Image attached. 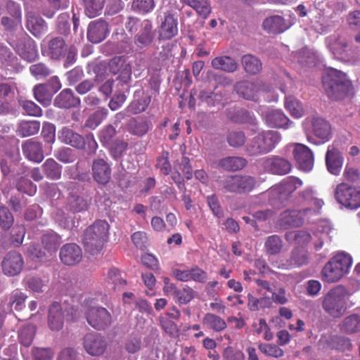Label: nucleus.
<instances>
[{
    "label": "nucleus",
    "instance_id": "nucleus-1",
    "mask_svg": "<svg viewBox=\"0 0 360 360\" xmlns=\"http://www.w3.org/2000/svg\"><path fill=\"white\" fill-rule=\"evenodd\" d=\"M316 192L311 188H307L298 193L294 204L302 206L300 210H288L280 214L278 221V226L282 229L300 226L305 218L318 214L324 202L322 199L317 198Z\"/></svg>",
    "mask_w": 360,
    "mask_h": 360
},
{
    "label": "nucleus",
    "instance_id": "nucleus-2",
    "mask_svg": "<svg viewBox=\"0 0 360 360\" xmlns=\"http://www.w3.org/2000/svg\"><path fill=\"white\" fill-rule=\"evenodd\" d=\"M352 292L342 285H338L321 297L323 311L334 319L342 317L346 312L348 300Z\"/></svg>",
    "mask_w": 360,
    "mask_h": 360
},
{
    "label": "nucleus",
    "instance_id": "nucleus-3",
    "mask_svg": "<svg viewBox=\"0 0 360 360\" xmlns=\"http://www.w3.org/2000/svg\"><path fill=\"white\" fill-rule=\"evenodd\" d=\"M323 86L331 99L341 100L350 95L352 86L347 75L336 69L329 68L323 77Z\"/></svg>",
    "mask_w": 360,
    "mask_h": 360
},
{
    "label": "nucleus",
    "instance_id": "nucleus-4",
    "mask_svg": "<svg viewBox=\"0 0 360 360\" xmlns=\"http://www.w3.org/2000/svg\"><path fill=\"white\" fill-rule=\"evenodd\" d=\"M332 230L331 224L328 221H320L313 230L312 234L300 230L288 232L285 238L288 240H295L298 244H304L311 242L316 250H320L324 243L330 240V233Z\"/></svg>",
    "mask_w": 360,
    "mask_h": 360
},
{
    "label": "nucleus",
    "instance_id": "nucleus-5",
    "mask_svg": "<svg viewBox=\"0 0 360 360\" xmlns=\"http://www.w3.org/2000/svg\"><path fill=\"white\" fill-rule=\"evenodd\" d=\"M302 128L307 141L316 146L329 141L333 136L330 124L320 117H307L302 122Z\"/></svg>",
    "mask_w": 360,
    "mask_h": 360
},
{
    "label": "nucleus",
    "instance_id": "nucleus-6",
    "mask_svg": "<svg viewBox=\"0 0 360 360\" xmlns=\"http://www.w3.org/2000/svg\"><path fill=\"white\" fill-rule=\"evenodd\" d=\"M235 90L244 99L254 101H258L261 94H263L264 100L268 102L277 101L278 97L271 84L259 81L237 82L235 84Z\"/></svg>",
    "mask_w": 360,
    "mask_h": 360
},
{
    "label": "nucleus",
    "instance_id": "nucleus-7",
    "mask_svg": "<svg viewBox=\"0 0 360 360\" xmlns=\"http://www.w3.org/2000/svg\"><path fill=\"white\" fill-rule=\"evenodd\" d=\"M352 264V259L349 254L338 252L323 266L321 271L322 280L328 283L339 281L349 272Z\"/></svg>",
    "mask_w": 360,
    "mask_h": 360
},
{
    "label": "nucleus",
    "instance_id": "nucleus-8",
    "mask_svg": "<svg viewBox=\"0 0 360 360\" xmlns=\"http://www.w3.org/2000/svg\"><path fill=\"white\" fill-rule=\"evenodd\" d=\"M281 136L276 131L268 130L257 133L246 145L250 155H260L271 152L281 141Z\"/></svg>",
    "mask_w": 360,
    "mask_h": 360
},
{
    "label": "nucleus",
    "instance_id": "nucleus-9",
    "mask_svg": "<svg viewBox=\"0 0 360 360\" xmlns=\"http://www.w3.org/2000/svg\"><path fill=\"white\" fill-rule=\"evenodd\" d=\"M109 224L105 220H98L88 227L84 234L83 243L91 254L98 252L107 240Z\"/></svg>",
    "mask_w": 360,
    "mask_h": 360
},
{
    "label": "nucleus",
    "instance_id": "nucleus-10",
    "mask_svg": "<svg viewBox=\"0 0 360 360\" xmlns=\"http://www.w3.org/2000/svg\"><path fill=\"white\" fill-rule=\"evenodd\" d=\"M302 185V182L300 179L289 176L264 193L263 196L268 197L269 203L276 205L278 202L282 203L285 201L292 192Z\"/></svg>",
    "mask_w": 360,
    "mask_h": 360
},
{
    "label": "nucleus",
    "instance_id": "nucleus-11",
    "mask_svg": "<svg viewBox=\"0 0 360 360\" xmlns=\"http://www.w3.org/2000/svg\"><path fill=\"white\" fill-rule=\"evenodd\" d=\"M334 194L338 202L344 207L351 210L360 207V188L341 183L337 185Z\"/></svg>",
    "mask_w": 360,
    "mask_h": 360
},
{
    "label": "nucleus",
    "instance_id": "nucleus-12",
    "mask_svg": "<svg viewBox=\"0 0 360 360\" xmlns=\"http://www.w3.org/2000/svg\"><path fill=\"white\" fill-rule=\"evenodd\" d=\"M86 318L90 326L97 330H102L111 323V315L103 307H98L91 300L85 304Z\"/></svg>",
    "mask_w": 360,
    "mask_h": 360
},
{
    "label": "nucleus",
    "instance_id": "nucleus-13",
    "mask_svg": "<svg viewBox=\"0 0 360 360\" xmlns=\"http://www.w3.org/2000/svg\"><path fill=\"white\" fill-rule=\"evenodd\" d=\"M44 250L39 249L37 245H32L29 248L28 252L33 257L40 259L51 256L56 252L60 244V236L54 232H47L41 238Z\"/></svg>",
    "mask_w": 360,
    "mask_h": 360
},
{
    "label": "nucleus",
    "instance_id": "nucleus-14",
    "mask_svg": "<svg viewBox=\"0 0 360 360\" xmlns=\"http://www.w3.org/2000/svg\"><path fill=\"white\" fill-rule=\"evenodd\" d=\"M286 150L288 152H292L300 169L304 172H309L312 169L314 158L309 148L302 143H292L286 146Z\"/></svg>",
    "mask_w": 360,
    "mask_h": 360
},
{
    "label": "nucleus",
    "instance_id": "nucleus-15",
    "mask_svg": "<svg viewBox=\"0 0 360 360\" xmlns=\"http://www.w3.org/2000/svg\"><path fill=\"white\" fill-rule=\"evenodd\" d=\"M82 345L85 352L91 356L103 355L108 346L105 339L96 333L86 334L83 338Z\"/></svg>",
    "mask_w": 360,
    "mask_h": 360
},
{
    "label": "nucleus",
    "instance_id": "nucleus-16",
    "mask_svg": "<svg viewBox=\"0 0 360 360\" xmlns=\"http://www.w3.org/2000/svg\"><path fill=\"white\" fill-rule=\"evenodd\" d=\"M262 167L266 172L274 174L284 175L291 170L290 162L278 156H271L262 160Z\"/></svg>",
    "mask_w": 360,
    "mask_h": 360
},
{
    "label": "nucleus",
    "instance_id": "nucleus-17",
    "mask_svg": "<svg viewBox=\"0 0 360 360\" xmlns=\"http://www.w3.org/2000/svg\"><path fill=\"white\" fill-rule=\"evenodd\" d=\"M23 265L24 261L21 255L15 251L8 252L4 257L1 263L3 272L8 276L19 274Z\"/></svg>",
    "mask_w": 360,
    "mask_h": 360
},
{
    "label": "nucleus",
    "instance_id": "nucleus-18",
    "mask_svg": "<svg viewBox=\"0 0 360 360\" xmlns=\"http://www.w3.org/2000/svg\"><path fill=\"white\" fill-rule=\"evenodd\" d=\"M110 33L109 26L107 22L98 19L91 21L87 29V39L94 44H98L103 41Z\"/></svg>",
    "mask_w": 360,
    "mask_h": 360
},
{
    "label": "nucleus",
    "instance_id": "nucleus-19",
    "mask_svg": "<svg viewBox=\"0 0 360 360\" xmlns=\"http://www.w3.org/2000/svg\"><path fill=\"white\" fill-rule=\"evenodd\" d=\"M343 162L344 158L341 152L334 146H328L326 154V165L329 173L335 176L339 175Z\"/></svg>",
    "mask_w": 360,
    "mask_h": 360
},
{
    "label": "nucleus",
    "instance_id": "nucleus-20",
    "mask_svg": "<svg viewBox=\"0 0 360 360\" xmlns=\"http://www.w3.org/2000/svg\"><path fill=\"white\" fill-rule=\"evenodd\" d=\"M263 117L270 127L288 129L293 124L281 110H268L263 114Z\"/></svg>",
    "mask_w": 360,
    "mask_h": 360
},
{
    "label": "nucleus",
    "instance_id": "nucleus-21",
    "mask_svg": "<svg viewBox=\"0 0 360 360\" xmlns=\"http://www.w3.org/2000/svg\"><path fill=\"white\" fill-rule=\"evenodd\" d=\"M60 258L66 265L76 264L82 260V249L75 243L65 244L60 249Z\"/></svg>",
    "mask_w": 360,
    "mask_h": 360
},
{
    "label": "nucleus",
    "instance_id": "nucleus-22",
    "mask_svg": "<svg viewBox=\"0 0 360 360\" xmlns=\"http://www.w3.org/2000/svg\"><path fill=\"white\" fill-rule=\"evenodd\" d=\"M22 150L25 157L34 162L39 163L44 158L41 143L32 139L22 144Z\"/></svg>",
    "mask_w": 360,
    "mask_h": 360
},
{
    "label": "nucleus",
    "instance_id": "nucleus-23",
    "mask_svg": "<svg viewBox=\"0 0 360 360\" xmlns=\"http://www.w3.org/2000/svg\"><path fill=\"white\" fill-rule=\"evenodd\" d=\"M92 175L94 180L100 184H106L111 177L110 165L103 159L94 160L92 163Z\"/></svg>",
    "mask_w": 360,
    "mask_h": 360
},
{
    "label": "nucleus",
    "instance_id": "nucleus-24",
    "mask_svg": "<svg viewBox=\"0 0 360 360\" xmlns=\"http://www.w3.org/2000/svg\"><path fill=\"white\" fill-rule=\"evenodd\" d=\"M178 33V21L174 15L168 13L165 14L164 20L159 27V38L160 39H170Z\"/></svg>",
    "mask_w": 360,
    "mask_h": 360
},
{
    "label": "nucleus",
    "instance_id": "nucleus-25",
    "mask_svg": "<svg viewBox=\"0 0 360 360\" xmlns=\"http://www.w3.org/2000/svg\"><path fill=\"white\" fill-rule=\"evenodd\" d=\"M262 25L264 30L271 34L282 33L291 26L281 15H272L265 18Z\"/></svg>",
    "mask_w": 360,
    "mask_h": 360
},
{
    "label": "nucleus",
    "instance_id": "nucleus-26",
    "mask_svg": "<svg viewBox=\"0 0 360 360\" xmlns=\"http://www.w3.org/2000/svg\"><path fill=\"white\" fill-rule=\"evenodd\" d=\"M64 316L60 304L53 302L49 311L48 326L53 331H58L63 327Z\"/></svg>",
    "mask_w": 360,
    "mask_h": 360
},
{
    "label": "nucleus",
    "instance_id": "nucleus-27",
    "mask_svg": "<svg viewBox=\"0 0 360 360\" xmlns=\"http://www.w3.org/2000/svg\"><path fill=\"white\" fill-rule=\"evenodd\" d=\"M154 36L152 22L145 20L141 22V28L135 36V44L142 47L148 46L152 43Z\"/></svg>",
    "mask_w": 360,
    "mask_h": 360
},
{
    "label": "nucleus",
    "instance_id": "nucleus-28",
    "mask_svg": "<svg viewBox=\"0 0 360 360\" xmlns=\"http://www.w3.org/2000/svg\"><path fill=\"white\" fill-rule=\"evenodd\" d=\"M327 48L336 58H343L347 51V42L344 37L333 35L326 39Z\"/></svg>",
    "mask_w": 360,
    "mask_h": 360
},
{
    "label": "nucleus",
    "instance_id": "nucleus-29",
    "mask_svg": "<svg viewBox=\"0 0 360 360\" xmlns=\"http://www.w3.org/2000/svg\"><path fill=\"white\" fill-rule=\"evenodd\" d=\"M58 139L64 143L82 149L85 146L84 139L68 127H63L58 134Z\"/></svg>",
    "mask_w": 360,
    "mask_h": 360
},
{
    "label": "nucleus",
    "instance_id": "nucleus-30",
    "mask_svg": "<svg viewBox=\"0 0 360 360\" xmlns=\"http://www.w3.org/2000/svg\"><path fill=\"white\" fill-rule=\"evenodd\" d=\"M80 103V99L75 96L70 89H63L55 98L54 105L60 108L77 107Z\"/></svg>",
    "mask_w": 360,
    "mask_h": 360
},
{
    "label": "nucleus",
    "instance_id": "nucleus-31",
    "mask_svg": "<svg viewBox=\"0 0 360 360\" xmlns=\"http://www.w3.org/2000/svg\"><path fill=\"white\" fill-rule=\"evenodd\" d=\"M257 283L261 288L260 290H265L271 294L274 302L278 304H284L287 303L288 298L286 297V292L283 288H279L276 290L275 286L264 280H257Z\"/></svg>",
    "mask_w": 360,
    "mask_h": 360
},
{
    "label": "nucleus",
    "instance_id": "nucleus-32",
    "mask_svg": "<svg viewBox=\"0 0 360 360\" xmlns=\"http://www.w3.org/2000/svg\"><path fill=\"white\" fill-rule=\"evenodd\" d=\"M319 345L323 348H335L342 349L349 348L351 345L348 338L344 337H331L328 334L322 335L319 340Z\"/></svg>",
    "mask_w": 360,
    "mask_h": 360
},
{
    "label": "nucleus",
    "instance_id": "nucleus-33",
    "mask_svg": "<svg viewBox=\"0 0 360 360\" xmlns=\"http://www.w3.org/2000/svg\"><path fill=\"white\" fill-rule=\"evenodd\" d=\"M126 281L123 279L118 269L112 268L109 269L105 278V287L110 292H118L124 289Z\"/></svg>",
    "mask_w": 360,
    "mask_h": 360
},
{
    "label": "nucleus",
    "instance_id": "nucleus-34",
    "mask_svg": "<svg viewBox=\"0 0 360 360\" xmlns=\"http://www.w3.org/2000/svg\"><path fill=\"white\" fill-rule=\"evenodd\" d=\"M27 28L35 37H39L46 31L45 21L31 12L27 14Z\"/></svg>",
    "mask_w": 360,
    "mask_h": 360
},
{
    "label": "nucleus",
    "instance_id": "nucleus-35",
    "mask_svg": "<svg viewBox=\"0 0 360 360\" xmlns=\"http://www.w3.org/2000/svg\"><path fill=\"white\" fill-rule=\"evenodd\" d=\"M16 51L25 60H32L37 56V49L34 42L29 37H24L19 44L16 45Z\"/></svg>",
    "mask_w": 360,
    "mask_h": 360
},
{
    "label": "nucleus",
    "instance_id": "nucleus-36",
    "mask_svg": "<svg viewBox=\"0 0 360 360\" xmlns=\"http://www.w3.org/2000/svg\"><path fill=\"white\" fill-rule=\"evenodd\" d=\"M212 66L216 70L233 72L238 68V63L229 56H219L212 60Z\"/></svg>",
    "mask_w": 360,
    "mask_h": 360
},
{
    "label": "nucleus",
    "instance_id": "nucleus-37",
    "mask_svg": "<svg viewBox=\"0 0 360 360\" xmlns=\"http://www.w3.org/2000/svg\"><path fill=\"white\" fill-rule=\"evenodd\" d=\"M33 91L35 99L43 106L46 107L51 104L53 94L49 89L46 84L36 85Z\"/></svg>",
    "mask_w": 360,
    "mask_h": 360
},
{
    "label": "nucleus",
    "instance_id": "nucleus-38",
    "mask_svg": "<svg viewBox=\"0 0 360 360\" xmlns=\"http://www.w3.org/2000/svg\"><path fill=\"white\" fill-rule=\"evenodd\" d=\"M66 46L64 40L56 37L49 41L47 55L51 58L58 59L64 56Z\"/></svg>",
    "mask_w": 360,
    "mask_h": 360
},
{
    "label": "nucleus",
    "instance_id": "nucleus-39",
    "mask_svg": "<svg viewBox=\"0 0 360 360\" xmlns=\"http://www.w3.org/2000/svg\"><path fill=\"white\" fill-rule=\"evenodd\" d=\"M247 164L245 159L240 157H227L219 160V166L228 171H237Z\"/></svg>",
    "mask_w": 360,
    "mask_h": 360
},
{
    "label": "nucleus",
    "instance_id": "nucleus-40",
    "mask_svg": "<svg viewBox=\"0 0 360 360\" xmlns=\"http://www.w3.org/2000/svg\"><path fill=\"white\" fill-rule=\"evenodd\" d=\"M36 333V327L32 324H25L20 328L18 332V340L20 343L25 347H30L32 343Z\"/></svg>",
    "mask_w": 360,
    "mask_h": 360
},
{
    "label": "nucleus",
    "instance_id": "nucleus-41",
    "mask_svg": "<svg viewBox=\"0 0 360 360\" xmlns=\"http://www.w3.org/2000/svg\"><path fill=\"white\" fill-rule=\"evenodd\" d=\"M241 63L244 70L248 74L255 75L262 70V63L255 56L247 54L242 57Z\"/></svg>",
    "mask_w": 360,
    "mask_h": 360
},
{
    "label": "nucleus",
    "instance_id": "nucleus-42",
    "mask_svg": "<svg viewBox=\"0 0 360 360\" xmlns=\"http://www.w3.org/2000/svg\"><path fill=\"white\" fill-rule=\"evenodd\" d=\"M150 128V124L144 118L133 119L129 124V131L131 134L141 136L146 134Z\"/></svg>",
    "mask_w": 360,
    "mask_h": 360
},
{
    "label": "nucleus",
    "instance_id": "nucleus-43",
    "mask_svg": "<svg viewBox=\"0 0 360 360\" xmlns=\"http://www.w3.org/2000/svg\"><path fill=\"white\" fill-rule=\"evenodd\" d=\"M341 330L348 333H355L360 331V316L356 314L345 318L340 326Z\"/></svg>",
    "mask_w": 360,
    "mask_h": 360
},
{
    "label": "nucleus",
    "instance_id": "nucleus-44",
    "mask_svg": "<svg viewBox=\"0 0 360 360\" xmlns=\"http://www.w3.org/2000/svg\"><path fill=\"white\" fill-rule=\"evenodd\" d=\"M285 108L294 118H300L304 115L302 104L295 97H285Z\"/></svg>",
    "mask_w": 360,
    "mask_h": 360
},
{
    "label": "nucleus",
    "instance_id": "nucleus-45",
    "mask_svg": "<svg viewBox=\"0 0 360 360\" xmlns=\"http://www.w3.org/2000/svg\"><path fill=\"white\" fill-rule=\"evenodd\" d=\"M295 58L302 65L307 67L315 66L318 61L316 53L308 49H304L296 53Z\"/></svg>",
    "mask_w": 360,
    "mask_h": 360
},
{
    "label": "nucleus",
    "instance_id": "nucleus-46",
    "mask_svg": "<svg viewBox=\"0 0 360 360\" xmlns=\"http://www.w3.org/2000/svg\"><path fill=\"white\" fill-rule=\"evenodd\" d=\"M39 129L40 122L39 121H22L18 124V132L20 136L26 137L37 134Z\"/></svg>",
    "mask_w": 360,
    "mask_h": 360
},
{
    "label": "nucleus",
    "instance_id": "nucleus-47",
    "mask_svg": "<svg viewBox=\"0 0 360 360\" xmlns=\"http://www.w3.org/2000/svg\"><path fill=\"white\" fill-rule=\"evenodd\" d=\"M182 1L193 8L204 18H207L211 13V6L207 0H182Z\"/></svg>",
    "mask_w": 360,
    "mask_h": 360
},
{
    "label": "nucleus",
    "instance_id": "nucleus-48",
    "mask_svg": "<svg viewBox=\"0 0 360 360\" xmlns=\"http://www.w3.org/2000/svg\"><path fill=\"white\" fill-rule=\"evenodd\" d=\"M42 167L47 178L51 179H58L60 178L61 166L53 159H47L42 165Z\"/></svg>",
    "mask_w": 360,
    "mask_h": 360
},
{
    "label": "nucleus",
    "instance_id": "nucleus-49",
    "mask_svg": "<svg viewBox=\"0 0 360 360\" xmlns=\"http://www.w3.org/2000/svg\"><path fill=\"white\" fill-rule=\"evenodd\" d=\"M105 0H84V11L86 15L90 18H94L101 13Z\"/></svg>",
    "mask_w": 360,
    "mask_h": 360
},
{
    "label": "nucleus",
    "instance_id": "nucleus-50",
    "mask_svg": "<svg viewBox=\"0 0 360 360\" xmlns=\"http://www.w3.org/2000/svg\"><path fill=\"white\" fill-rule=\"evenodd\" d=\"M202 323L205 326L215 331H221L226 327V322L224 319L210 313L205 315Z\"/></svg>",
    "mask_w": 360,
    "mask_h": 360
},
{
    "label": "nucleus",
    "instance_id": "nucleus-51",
    "mask_svg": "<svg viewBox=\"0 0 360 360\" xmlns=\"http://www.w3.org/2000/svg\"><path fill=\"white\" fill-rule=\"evenodd\" d=\"M264 248L268 254L276 255L281 252L283 248V241L276 235L269 236L265 241Z\"/></svg>",
    "mask_w": 360,
    "mask_h": 360
},
{
    "label": "nucleus",
    "instance_id": "nucleus-52",
    "mask_svg": "<svg viewBox=\"0 0 360 360\" xmlns=\"http://www.w3.org/2000/svg\"><path fill=\"white\" fill-rule=\"evenodd\" d=\"M108 115V110L101 108L91 114L86 121L85 126L91 129H96L101 122L105 119Z\"/></svg>",
    "mask_w": 360,
    "mask_h": 360
},
{
    "label": "nucleus",
    "instance_id": "nucleus-53",
    "mask_svg": "<svg viewBox=\"0 0 360 360\" xmlns=\"http://www.w3.org/2000/svg\"><path fill=\"white\" fill-rule=\"evenodd\" d=\"M308 257L306 252L303 250L295 249L291 253V260L289 264L285 266V268H292L300 266L307 264Z\"/></svg>",
    "mask_w": 360,
    "mask_h": 360
},
{
    "label": "nucleus",
    "instance_id": "nucleus-54",
    "mask_svg": "<svg viewBox=\"0 0 360 360\" xmlns=\"http://www.w3.org/2000/svg\"><path fill=\"white\" fill-rule=\"evenodd\" d=\"M174 295L176 301L180 304H186L190 302L195 295V291L188 286H185L181 289H176Z\"/></svg>",
    "mask_w": 360,
    "mask_h": 360
},
{
    "label": "nucleus",
    "instance_id": "nucleus-55",
    "mask_svg": "<svg viewBox=\"0 0 360 360\" xmlns=\"http://www.w3.org/2000/svg\"><path fill=\"white\" fill-rule=\"evenodd\" d=\"M150 103L149 96H143L141 98L134 100L127 108V111L131 114H138L143 112Z\"/></svg>",
    "mask_w": 360,
    "mask_h": 360
},
{
    "label": "nucleus",
    "instance_id": "nucleus-56",
    "mask_svg": "<svg viewBox=\"0 0 360 360\" xmlns=\"http://www.w3.org/2000/svg\"><path fill=\"white\" fill-rule=\"evenodd\" d=\"M274 81L278 89L283 94L289 91L288 89L291 88L293 83L290 76L285 72H281Z\"/></svg>",
    "mask_w": 360,
    "mask_h": 360
},
{
    "label": "nucleus",
    "instance_id": "nucleus-57",
    "mask_svg": "<svg viewBox=\"0 0 360 360\" xmlns=\"http://www.w3.org/2000/svg\"><path fill=\"white\" fill-rule=\"evenodd\" d=\"M30 71L37 79H42L51 73V70L44 63H38L30 67Z\"/></svg>",
    "mask_w": 360,
    "mask_h": 360
},
{
    "label": "nucleus",
    "instance_id": "nucleus-58",
    "mask_svg": "<svg viewBox=\"0 0 360 360\" xmlns=\"http://www.w3.org/2000/svg\"><path fill=\"white\" fill-rule=\"evenodd\" d=\"M17 189L28 195L32 196L37 192V186L34 184L30 179L21 177L17 184Z\"/></svg>",
    "mask_w": 360,
    "mask_h": 360
},
{
    "label": "nucleus",
    "instance_id": "nucleus-59",
    "mask_svg": "<svg viewBox=\"0 0 360 360\" xmlns=\"http://www.w3.org/2000/svg\"><path fill=\"white\" fill-rule=\"evenodd\" d=\"M68 203L70 209L74 212H81L87 208L88 202L84 198L71 195L68 198Z\"/></svg>",
    "mask_w": 360,
    "mask_h": 360
},
{
    "label": "nucleus",
    "instance_id": "nucleus-60",
    "mask_svg": "<svg viewBox=\"0 0 360 360\" xmlns=\"http://www.w3.org/2000/svg\"><path fill=\"white\" fill-rule=\"evenodd\" d=\"M154 7L153 0H134L132 4L134 10L141 13H149L153 10Z\"/></svg>",
    "mask_w": 360,
    "mask_h": 360
},
{
    "label": "nucleus",
    "instance_id": "nucleus-61",
    "mask_svg": "<svg viewBox=\"0 0 360 360\" xmlns=\"http://www.w3.org/2000/svg\"><path fill=\"white\" fill-rule=\"evenodd\" d=\"M259 349L264 354L275 358H278L283 355V349L274 344H260L259 345Z\"/></svg>",
    "mask_w": 360,
    "mask_h": 360
},
{
    "label": "nucleus",
    "instance_id": "nucleus-62",
    "mask_svg": "<svg viewBox=\"0 0 360 360\" xmlns=\"http://www.w3.org/2000/svg\"><path fill=\"white\" fill-rule=\"evenodd\" d=\"M13 223V217L7 207L2 206L0 207V226L8 230Z\"/></svg>",
    "mask_w": 360,
    "mask_h": 360
},
{
    "label": "nucleus",
    "instance_id": "nucleus-63",
    "mask_svg": "<svg viewBox=\"0 0 360 360\" xmlns=\"http://www.w3.org/2000/svg\"><path fill=\"white\" fill-rule=\"evenodd\" d=\"M25 235V229L22 225H15L11 231V243L14 246L22 244Z\"/></svg>",
    "mask_w": 360,
    "mask_h": 360
},
{
    "label": "nucleus",
    "instance_id": "nucleus-64",
    "mask_svg": "<svg viewBox=\"0 0 360 360\" xmlns=\"http://www.w3.org/2000/svg\"><path fill=\"white\" fill-rule=\"evenodd\" d=\"M223 357L225 360H244L245 355L239 349H234L232 347H227L223 352Z\"/></svg>",
    "mask_w": 360,
    "mask_h": 360
}]
</instances>
